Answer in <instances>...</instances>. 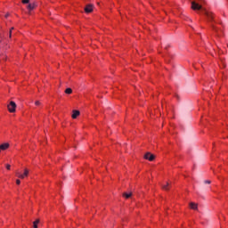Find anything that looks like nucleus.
I'll list each match as a JSON object with an SVG mask.
<instances>
[{
  "instance_id": "nucleus-1",
  "label": "nucleus",
  "mask_w": 228,
  "mask_h": 228,
  "mask_svg": "<svg viewBox=\"0 0 228 228\" xmlns=\"http://www.w3.org/2000/svg\"><path fill=\"white\" fill-rule=\"evenodd\" d=\"M7 108L10 113H15V110L17 109V104L15 103V102H11L8 104Z\"/></svg>"
},
{
  "instance_id": "nucleus-2",
  "label": "nucleus",
  "mask_w": 228,
  "mask_h": 228,
  "mask_svg": "<svg viewBox=\"0 0 228 228\" xmlns=\"http://www.w3.org/2000/svg\"><path fill=\"white\" fill-rule=\"evenodd\" d=\"M29 175V170L25 169L24 170V174H20L19 172L16 173V175L20 178V179H24V177H28V175Z\"/></svg>"
},
{
  "instance_id": "nucleus-3",
  "label": "nucleus",
  "mask_w": 228,
  "mask_h": 228,
  "mask_svg": "<svg viewBox=\"0 0 228 228\" xmlns=\"http://www.w3.org/2000/svg\"><path fill=\"white\" fill-rule=\"evenodd\" d=\"M155 158L154 154H151V152H147L144 155V159H148V161H154Z\"/></svg>"
},
{
  "instance_id": "nucleus-4",
  "label": "nucleus",
  "mask_w": 228,
  "mask_h": 228,
  "mask_svg": "<svg viewBox=\"0 0 228 228\" xmlns=\"http://www.w3.org/2000/svg\"><path fill=\"white\" fill-rule=\"evenodd\" d=\"M85 12H86V13H92V12H94V5H92V4H87V5L85 7Z\"/></svg>"
},
{
  "instance_id": "nucleus-5",
  "label": "nucleus",
  "mask_w": 228,
  "mask_h": 228,
  "mask_svg": "<svg viewBox=\"0 0 228 228\" xmlns=\"http://www.w3.org/2000/svg\"><path fill=\"white\" fill-rule=\"evenodd\" d=\"M191 8H192V10H202V5H200L195 2H192Z\"/></svg>"
},
{
  "instance_id": "nucleus-6",
  "label": "nucleus",
  "mask_w": 228,
  "mask_h": 228,
  "mask_svg": "<svg viewBox=\"0 0 228 228\" xmlns=\"http://www.w3.org/2000/svg\"><path fill=\"white\" fill-rule=\"evenodd\" d=\"M10 147V143L8 142H4L3 144L0 145V152L1 151H6V149H8Z\"/></svg>"
},
{
  "instance_id": "nucleus-7",
  "label": "nucleus",
  "mask_w": 228,
  "mask_h": 228,
  "mask_svg": "<svg viewBox=\"0 0 228 228\" xmlns=\"http://www.w3.org/2000/svg\"><path fill=\"white\" fill-rule=\"evenodd\" d=\"M28 10H29L31 12V10H35V8H37V4L35 3L33 4H28V5L27 6Z\"/></svg>"
},
{
  "instance_id": "nucleus-8",
  "label": "nucleus",
  "mask_w": 228,
  "mask_h": 228,
  "mask_svg": "<svg viewBox=\"0 0 228 228\" xmlns=\"http://www.w3.org/2000/svg\"><path fill=\"white\" fill-rule=\"evenodd\" d=\"M80 112L79 110H73V114H72V118H77V117H79Z\"/></svg>"
},
{
  "instance_id": "nucleus-9",
  "label": "nucleus",
  "mask_w": 228,
  "mask_h": 228,
  "mask_svg": "<svg viewBox=\"0 0 228 228\" xmlns=\"http://www.w3.org/2000/svg\"><path fill=\"white\" fill-rule=\"evenodd\" d=\"M191 209L197 210L199 208L198 205L196 203L191 202L190 203Z\"/></svg>"
},
{
  "instance_id": "nucleus-10",
  "label": "nucleus",
  "mask_w": 228,
  "mask_h": 228,
  "mask_svg": "<svg viewBox=\"0 0 228 228\" xmlns=\"http://www.w3.org/2000/svg\"><path fill=\"white\" fill-rule=\"evenodd\" d=\"M38 224H40V219H37L36 221L33 222V227L38 228Z\"/></svg>"
},
{
  "instance_id": "nucleus-11",
  "label": "nucleus",
  "mask_w": 228,
  "mask_h": 228,
  "mask_svg": "<svg viewBox=\"0 0 228 228\" xmlns=\"http://www.w3.org/2000/svg\"><path fill=\"white\" fill-rule=\"evenodd\" d=\"M131 195H133V193H127V192H125V193H123V197H125V199H129V198H131Z\"/></svg>"
},
{
  "instance_id": "nucleus-12",
  "label": "nucleus",
  "mask_w": 228,
  "mask_h": 228,
  "mask_svg": "<svg viewBox=\"0 0 228 228\" xmlns=\"http://www.w3.org/2000/svg\"><path fill=\"white\" fill-rule=\"evenodd\" d=\"M205 14L207 15V17H208V19H213V13L208 12H206Z\"/></svg>"
},
{
  "instance_id": "nucleus-13",
  "label": "nucleus",
  "mask_w": 228,
  "mask_h": 228,
  "mask_svg": "<svg viewBox=\"0 0 228 228\" xmlns=\"http://www.w3.org/2000/svg\"><path fill=\"white\" fill-rule=\"evenodd\" d=\"M65 94H67L68 95H70V94H72V88H67L65 90Z\"/></svg>"
},
{
  "instance_id": "nucleus-14",
  "label": "nucleus",
  "mask_w": 228,
  "mask_h": 228,
  "mask_svg": "<svg viewBox=\"0 0 228 228\" xmlns=\"http://www.w3.org/2000/svg\"><path fill=\"white\" fill-rule=\"evenodd\" d=\"M168 186H170V183H167L166 185H163L162 188L166 191H167L169 188Z\"/></svg>"
},
{
  "instance_id": "nucleus-15",
  "label": "nucleus",
  "mask_w": 228,
  "mask_h": 228,
  "mask_svg": "<svg viewBox=\"0 0 228 228\" xmlns=\"http://www.w3.org/2000/svg\"><path fill=\"white\" fill-rule=\"evenodd\" d=\"M21 3H22L23 4H28L29 0H22Z\"/></svg>"
},
{
  "instance_id": "nucleus-16",
  "label": "nucleus",
  "mask_w": 228,
  "mask_h": 228,
  "mask_svg": "<svg viewBox=\"0 0 228 228\" xmlns=\"http://www.w3.org/2000/svg\"><path fill=\"white\" fill-rule=\"evenodd\" d=\"M205 184H211V181L206 180V181H205Z\"/></svg>"
},
{
  "instance_id": "nucleus-17",
  "label": "nucleus",
  "mask_w": 228,
  "mask_h": 228,
  "mask_svg": "<svg viewBox=\"0 0 228 228\" xmlns=\"http://www.w3.org/2000/svg\"><path fill=\"white\" fill-rule=\"evenodd\" d=\"M13 29V28H12L11 29H10V32H9V37H10V38H12V30Z\"/></svg>"
},
{
  "instance_id": "nucleus-18",
  "label": "nucleus",
  "mask_w": 228,
  "mask_h": 228,
  "mask_svg": "<svg viewBox=\"0 0 228 228\" xmlns=\"http://www.w3.org/2000/svg\"><path fill=\"white\" fill-rule=\"evenodd\" d=\"M35 104H36V106H40V102L39 101H37L36 102H35Z\"/></svg>"
},
{
  "instance_id": "nucleus-19",
  "label": "nucleus",
  "mask_w": 228,
  "mask_h": 228,
  "mask_svg": "<svg viewBox=\"0 0 228 228\" xmlns=\"http://www.w3.org/2000/svg\"><path fill=\"white\" fill-rule=\"evenodd\" d=\"M10 167H11L10 164H7V165H6L7 170H10Z\"/></svg>"
},
{
  "instance_id": "nucleus-20",
  "label": "nucleus",
  "mask_w": 228,
  "mask_h": 228,
  "mask_svg": "<svg viewBox=\"0 0 228 228\" xmlns=\"http://www.w3.org/2000/svg\"><path fill=\"white\" fill-rule=\"evenodd\" d=\"M16 184H20V180L17 179L16 180Z\"/></svg>"
},
{
  "instance_id": "nucleus-21",
  "label": "nucleus",
  "mask_w": 228,
  "mask_h": 228,
  "mask_svg": "<svg viewBox=\"0 0 228 228\" xmlns=\"http://www.w3.org/2000/svg\"><path fill=\"white\" fill-rule=\"evenodd\" d=\"M8 17H10V14L9 13L5 14V18H8Z\"/></svg>"
}]
</instances>
